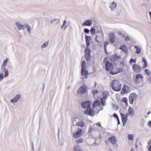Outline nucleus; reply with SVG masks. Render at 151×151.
<instances>
[{"label": "nucleus", "mask_w": 151, "mask_h": 151, "mask_svg": "<svg viewBox=\"0 0 151 151\" xmlns=\"http://www.w3.org/2000/svg\"><path fill=\"white\" fill-rule=\"evenodd\" d=\"M128 112L129 114V115L131 116H133L134 115V111L133 109L131 107H129Z\"/></svg>", "instance_id": "obj_19"}, {"label": "nucleus", "mask_w": 151, "mask_h": 151, "mask_svg": "<svg viewBox=\"0 0 151 151\" xmlns=\"http://www.w3.org/2000/svg\"><path fill=\"white\" fill-rule=\"evenodd\" d=\"M129 113H127L125 114H124V116H125L127 118V117L129 116Z\"/></svg>", "instance_id": "obj_47"}, {"label": "nucleus", "mask_w": 151, "mask_h": 151, "mask_svg": "<svg viewBox=\"0 0 151 151\" xmlns=\"http://www.w3.org/2000/svg\"><path fill=\"white\" fill-rule=\"evenodd\" d=\"M114 57H115V56H114V55L112 56H111V58H110V60L112 61V59H114Z\"/></svg>", "instance_id": "obj_52"}, {"label": "nucleus", "mask_w": 151, "mask_h": 151, "mask_svg": "<svg viewBox=\"0 0 151 151\" xmlns=\"http://www.w3.org/2000/svg\"><path fill=\"white\" fill-rule=\"evenodd\" d=\"M92 24V22L91 20H87L85 21L83 24V26H90Z\"/></svg>", "instance_id": "obj_18"}, {"label": "nucleus", "mask_w": 151, "mask_h": 151, "mask_svg": "<svg viewBox=\"0 0 151 151\" xmlns=\"http://www.w3.org/2000/svg\"><path fill=\"white\" fill-rule=\"evenodd\" d=\"M75 122H76V121L75 120H73V124H76V123H75Z\"/></svg>", "instance_id": "obj_58"}, {"label": "nucleus", "mask_w": 151, "mask_h": 151, "mask_svg": "<svg viewBox=\"0 0 151 151\" xmlns=\"http://www.w3.org/2000/svg\"><path fill=\"white\" fill-rule=\"evenodd\" d=\"M134 48H136V53L138 54H139L140 53L141 51V49L140 47L137 46H135L134 47Z\"/></svg>", "instance_id": "obj_24"}, {"label": "nucleus", "mask_w": 151, "mask_h": 151, "mask_svg": "<svg viewBox=\"0 0 151 151\" xmlns=\"http://www.w3.org/2000/svg\"><path fill=\"white\" fill-rule=\"evenodd\" d=\"M86 64V61L85 60H83L81 63V66H85Z\"/></svg>", "instance_id": "obj_39"}, {"label": "nucleus", "mask_w": 151, "mask_h": 151, "mask_svg": "<svg viewBox=\"0 0 151 151\" xmlns=\"http://www.w3.org/2000/svg\"><path fill=\"white\" fill-rule=\"evenodd\" d=\"M107 142H108V141L107 140H106L105 141V142L106 144H107Z\"/></svg>", "instance_id": "obj_62"}, {"label": "nucleus", "mask_w": 151, "mask_h": 151, "mask_svg": "<svg viewBox=\"0 0 151 151\" xmlns=\"http://www.w3.org/2000/svg\"><path fill=\"white\" fill-rule=\"evenodd\" d=\"M86 43L87 45V47H88L90 44L89 41H86Z\"/></svg>", "instance_id": "obj_45"}, {"label": "nucleus", "mask_w": 151, "mask_h": 151, "mask_svg": "<svg viewBox=\"0 0 151 151\" xmlns=\"http://www.w3.org/2000/svg\"><path fill=\"white\" fill-rule=\"evenodd\" d=\"M148 80L151 83V76L149 78Z\"/></svg>", "instance_id": "obj_56"}, {"label": "nucleus", "mask_w": 151, "mask_h": 151, "mask_svg": "<svg viewBox=\"0 0 151 151\" xmlns=\"http://www.w3.org/2000/svg\"><path fill=\"white\" fill-rule=\"evenodd\" d=\"M84 31L86 33H88L89 32V30L88 29H85L84 30Z\"/></svg>", "instance_id": "obj_44"}, {"label": "nucleus", "mask_w": 151, "mask_h": 151, "mask_svg": "<svg viewBox=\"0 0 151 151\" xmlns=\"http://www.w3.org/2000/svg\"><path fill=\"white\" fill-rule=\"evenodd\" d=\"M104 63L105 66H113L112 63L109 61L107 57H105L104 59Z\"/></svg>", "instance_id": "obj_13"}, {"label": "nucleus", "mask_w": 151, "mask_h": 151, "mask_svg": "<svg viewBox=\"0 0 151 151\" xmlns=\"http://www.w3.org/2000/svg\"><path fill=\"white\" fill-rule=\"evenodd\" d=\"M106 70L107 71H110V74L113 75L123 72V69L119 67H105Z\"/></svg>", "instance_id": "obj_2"}, {"label": "nucleus", "mask_w": 151, "mask_h": 151, "mask_svg": "<svg viewBox=\"0 0 151 151\" xmlns=\"http://www.w3.org/2000/svg\"><path fill=\"white\" fill-rule=\"evenodd\" d=\"M3 78V74L1 73L0 74V81H2Z\"/></svg>", "instance_id": "obj_40"}, {"label": "nucleus", "mask_w": 151, "mask_h": 151, "mask_svg": "<svg viewBox=\"0 0 151 151\" xmlns=\"http://www.w3.org/2000/svg\"><path fill=\"white\" fill-rule=\"evenodd\" d=\"M83 141V139L82 138H79L76 140V143L77 144L82 143Z\"/></svg>", "instance_id": "obj_29"}, {"label": "nucleus", "mask_w": 151, "mask_h": 151, "mask_svg": "<svg viewBox=\"0 0 151 151\" xmlns=\"http://www.w3.org/2000/svg\"><path fill=\"white\" fill-rule=\"evenodd\" d=\"M108 141L110 142L112 145H117V140L116 137L114 136H111L108 139Z\"/></svg>", "instance_id": "obj_9"}, {"label": "nucleus", "mask_w": 151, "mask_h": 151, "mask_svg": "<svg viewBox=\"0 0 151 151\" xmlns=\"http://www.w3.org/2000/svg\"><path fill=\"white\" fill-rule=\"evenodd\" d=\"M48 45L47 42H45L41 46V47L42 48H44L46 47V46Z\"/></svg>", "instance_id": "obj_38"}, {"label": "nucleus", "mask_w": 151, "mask_h": 151, "mask_svg": "<svg viewBox=\"0 0 151 151\" xmlns=\"http://www.w3.org/2000/svg\"><path fill=\"white\" fill-rule=\"evenodd\" d=\"M124 40L125 41H127L130 40V39L129 36H127L125 37Z\"/></svg>", "instance_id": "obj_41"}, {"label": "nucleus", "mask_w": 151, "mask_h": 151, "mask_svg": "<svg viewBox=\"0 0 151 151\" xmlns=\"http://www.w3.org/2000/svg\"><path fill=\"white\" fill-rule=\"evenodd\" d=\"M59 128H58V134H57V135L58 136V137H59Z\"/></svg>", "instance_id": "obj_54"}, {"label": "nucleus", "mask_w": 151, "mask_h": 151, "mask_svg": "<svg viewBox=\"0 0 151 151\" xmlns=\"http://www.w3.org/2000/svg\"><path fill=\"white\" fill-rule=\"evenodd\" d=\"M148 144L149 146H151V140L148 142Z\"/></svg>", "instance_id": "obj_53"}, {"label": "nucleus", "mask_w": 151, "mask_h": 151, "mask_svg": "<svg viewBox=\"0 0 151 151\" xmlns=\"http://www.w3.org/2000/svg\"><path fill=\"white\" fill-rule=\"evenodd\" d=\"M90 32L92 35H93L96 33V30L95 28H92L90 30Z\"/></svg>", "instance_id": "obj_31"}, {"label": "nucleus", "mask_w": 151, "mask_h": 151, "mask_svg": "<svg viewBox=\"0 0 151 151\" xmlns=\"http://www.w3.org/2000/svg\"><path fill=\"white\" fill-rule=\"evenodd\" d=\"M109 41L111 43H114L115 41V36L114 33H110L109 35Z\"/></svg>", "instance_id": "obj_12"}, {"label": "nucleus", "mask_w": 151, "mask_h": 151, "mask_svg": "<svg viewBox=\"0 0 151 151\" xmlns=\"http://www.w3.org/2000/svg\"><path fill=\"white\" fill-rule=\"evenodd\" d=\"M90 38V37L87 36H85V38L86 40V41H89V39Z\"/></svg>", "instance_id": "obj_43"}, {"label": "nucleus", "mask_w": 151, "mask_h": 151, "mask_svg": "<svg viewBox=\"0 0 151 151\" xmlns=\"http://www.w3.org/2000/svg\"><path fill=\"white\" fill-rule=\"evenodd\" d=\"M96 85H97L96 83V82H95V87H96Z\"/></svg>", "instance_id": "obj_61"}, {"label": "nucleus", "mask_w": 151, "mask_h": 151, "mask_svg": "<svg viewBox=\"0 0 151 151\" xmlns=\"http://www.w3.org/2000/svg\"><path fill=\"white\" fill-rule=\"evenodd\" d=\"M17 27L19 30L23 29L24 28V26L23 25H22L18 22L16 23Z\"/></svg>", "instance_id": "obj_22"}, {"label": "nucleus", "mask_w": 151, "mask_h": 151, "mask_svg": "<svg viewBox=\"0 0 151 151\" xmlns=\"http://www.w3.org/2000/svg\"><path fill=\"white\" fill-rule=\"evenodd\" d=\"M21 95L20 94L17 95L13 98L11 100V103H14L17 102L21 98Z\"/></svg>", "instance_id": "obj_11"}, {"label": "nucleus", "mask_w": 151, "mask_h": 151, "mask_svg": "<svg viewBox=\"0 0 151 151\" xmlns=\"http://www.w3.org/2000/svg\"><path fill=\"white\" fill-rule=\"evenodd\" d=\"M73 151H82L81 147L78 145H75L73 148Z\"/></svg>", "instance_id": "obj_16"}, {"label": "nucleus", "mask_w": 151, "mask_h": 151, "mask_svg": "<svg viewBox=\"0 0 151 151\" xmlns=\"http://www.w3.org/2000/svg\"><path fill=\"white\" fill-rule=\"evenodd\" d=\"M87 90V86L84 84L79 88L77 91V93L79 94L82 95L86 93Z\"/></svg>", "instance_id": "obj_5"}, {"label": "nucleus", "mask_w": 151, "mask_h": 151, "mask_svg": "<svg viewBox=\"0 0 151 151\" xmlns=\"http://www.w3.org/2000/svg\"><path fill=\"white\" fill-rule=\"evenodd\" d=\"M114 117L116 118L117 119L119 118L118 116L116 114V113H114Z\"/></svg>", "instance_id": "obj_46"}, {"label": "nucleus", "mask_w": 151, "mask_h": 151, "mask_svg": "<svg viewBox=\"0 0 151 151\" xmlns=\"http://www.w3.org/2000/svg\"><path fill=\"white\" fill-rule=\"evenodd\" d=\"M8 61L7 59H6L4 61L2 66H5L7 65V62Z\"/></svg>", "instance_id": "obj_36"}, {"label": "nucleus", "mask_w": 151, "mask_h": 151, "mask_svg": "<svg viewBox=\"0 0 151 151\" xmlns=\"http://www.w3.org/2000/svg\"><path fill=\"white\" fill-rule=\"evenodd\" d=\"M109 43L107 42H105L104 43V49L105 50V51H106V48L107 46L108 45Z\"/></svg>", "instance_id": "obj_37"}, {"label": "nucleus", "mask_w": 151, "mask_h": 151, "mask_svg": "<svg viewBox=\"0 0 151 151\" xmlns=\"http://www.w3.org/2000/svg\"><path fill=\"white\" fill-rule=\"evenodd\" d=\"M86 59L87 61L89 60L90 58V53L91 50L88 47H87L85 50Z\"/></svg>", "instance_id": "obj_10"}, {"label": "nucleus", "mask_w": 151, "mask_h": 151, "mask_svg": "<svg viewBox=\"0 0 151 151\" xmlns=\"http://www.w3.org/2000/svg\"><path fill=\"white\" fill-rule=\"evenodd\" d=\"M81 75L82 76H85V78H88V73L86 69V67H81Z\"/></svg>", "instance_id": "obj_7"}, {"label": "nucleus", "mask_w": 151, "mask_h": 151, "mask_svg": "<svg viewBox=\"0 0 151 151\" xmlns=\"http://www.w3.org/2000/svg\"><path fill=\"white\" fill-rule=\"evenodd\" d=\"M148 125L150 127H151V121H150L148 122Z\"/></svg>", "instance_id": "obj_50"}, {"label": "nucleus", "mask_w": 151, "mask_h": 151, "mask_svg": "<svg viewBox=\"0 0 151 151\" xmlns=\"http://www.w3.org/2000/svg\"><path fill=\"white\" fill-rule=\"evenodd\" d=\"M106 98H102L101 99V103L102 105L103 106H105L106 104Z\"/></svg>", "instance_id": "obj_23"}, {"label": "nucleus", "mask_w": 151, "mask_h": 151, "mask_svg": "<svg viewBox=\"0 0 151 151\" xmlns=\"http://www.w3.org/2000/svg\"><path fill=\"white\" fill-rule=\"evenodd\" d=\"M122 84L118 80H114L112 83L111 86L113 89L116 91H119L122 88Z\"/></svg>", "instance_id": "obj_3"}, {"label": "nucleus", "mask_w": 151, "mask_h": 151, "mask_svg": "<svg viewBox=\"0 0 151 151\" xmlns=\"http://www.w3.org/2000/svg\"><path fill=\"white\" fill-rule=\"evenodd\" d=\"M119 49L122 51H126L127 50V48L125 45H123L120 47Z\"/></svg>", "instance_id": "obj_27"}, {"label": "nucleus", "mask_w": 151, "mask_h": 151, "mask_svg": "<svg viewBox=\"0 0 151 151\" xmlns=\"http://www.w3.org/2000/svg\"><path fill=\"white\" fill-rule=\"evenodd\" d=\"M145 72L146 73V74L148 76H150V71L147 69H145Z\"/></svg>", "instance_id": "obj_32"}, {"label": "nucleus", "mask_w": 151, "mask_h": 151, "mask_svg": "<svg viewBox=\"0 0 151 151\" xmlns=\"http://www.w3.org/2000/svg\"><path fill=\"white\" fill-rule=\"evenodd\" d=\"M149 147L148 148V150L150 151H151V146H149Z\"/></svg>", "instance_id": "obj_57"}, {"label": "nucleus", "mask_w": 151, "mask_h": 151, "mask_svg": "<svg viewBox=\"0 0 151 151\" xmlns=\"http://www.w3.org/2000/svg\"><path fill=\"white\" fill-rule=\"evenodd\" d=\"M142 60L144 63V66H147V64L146 59L145 58H143Z\"/></svg>", "instance_id": "obj_34"}, {"label": "nucleus", "mask_w": 151, "mask_h": 151, "mask_svg": "<svg viewBox=\"0 0 151 151\" xmlns=\"http://www.w3.org/2000/svg\"><path fill=\"white\" fill-rule=\"evenodd\" d=\"M77 126L81 127H83L84 126V123L82 121H80L76 124Z\"/></svg>", "instance_id": "obj_26"}, {"label": "nucleus", "mask_w": 151, "mask_h": 151, "mask_svg": "<svg viewBox=\"0 0 151 151\" xmlns=\"http://www.w3.org/2000/svg\"><path fill=\"white\" fill-rule=\"evenodd\" d=\"M109 93L107 91H104L103 92V98H107V96H108Z\"/></svg>", "instance_id": "obj_30"}, {"label": "nucleus", "mask_w": 151, "mask_h": 151, "mask_svg": "<svg viewBox=\"0 0 151 151\" xmlns=\"http://www.w3.org/2000/svg\"><path fill=\"white\" fill-rule=\"evenodd\" d=\"M143 77L141 74H138L133 78L135 84H139L142 82Z\"/></svg>", "instance_id": "obj_6"}, {"label": "nucleus", "mask_w": 151, "mask_h": 151, "mask_svg": "<svg viewBox=\"0 0 151 151\" xmlns=\"http://www.w3.org/2000/svg\"><path fill=\"white\" fill-rule=\"evenodd\" d=\"M83 108L86 109L84 111V113L86 115L92 116L94 115V111L91 107V103L89 101H85L81 104Z\"/></svg>", "instance_id": "obj_1"}, {"label": "nucleus", "mask_w": 151, "mask_h": 151, "mask_svg": "<svg viewBox=\"0 0 151 151\" xmlns=\"http://www.w3.org/2000/svg\"><path fill=\"white\" fill-rule=\"evenodd\" d=\"M136 62V60L131 59L129 61V63H135Z\"/></svg>", "instance_id": "obj_42"}, {"label": "nucleus", "mask_w": 151, "mask_h": 151, "mask_svg": "<svg viewBox=\"0 0 151 151\" xmlns=\"http://www.w3.org/2000/svg\"><path fill=\"white\" fill-rule=\"evenodd\" d=\"M133 70L137 73H139L141 70V67H132Z\"/></svg>", "instance_id": "obj_20"}, {"label": "nucleus", "mask_w": 151, "mask_h": 151, "mask_svg": "<svg viewBox=\"0 0 151 151\" xmlns=\"http://www.w3.org/2000/svg\"><path fill=\"white\" fill-rule=\"evenodd\" d=\"M137 95L134 93H131L129 97V103L132 104L134 101L137 99Z\"/></svg>", "instance_id": "obj_8"}, {"label": "nucleus", "mask_w": 151, "mask_h": 151, "mask_svg": "<svg viewBox=\"0 0 151 151\" xmlns=\"http://www.w3.org/2000/svg\"><path fill=\"white\" fill-rule=\"evenodd\" d=\"M150 113V111H149L147 114V115H149Z\"/></svg>", "instance_id": "obj_60"}, {"label": "nucleus", "mask_w": 151, "mask_h": 151, "mask_svg": "<svg viewBox=\"0 0 151 151\" xmlns=\"http://www.w3.org/2000/svg\"><path fill=\"white\" fill-rule=\"evenodd\" d=\"M128 137L129 139L132 140L133 139V135L132 134H129L128 135Z\"/></svg>", "instance_id": "obj_33"}, {"label": "nucleus", "mask_w": 151, "mask_h": 151, "mask_svg": "<svg viewBox=\"0 0 151 151\" xmlns=\"http://www.w3.org/2000/svg\"><path fill=\"white\" fill-rule=\"evenodd\" d=\"M121 115L122 118V122L123 124V126H124L126 124V122L127 121V118L125 116H124V114L121 113Z\"/></svg>", "instance_id": "obj_15"}, {"label": "nucleus", "mask_w": 151, "mask_h": 151, "mask_svg": "<svg viewBox=\"0 0 151 151\" xmlns=\"http://www.w3.org/2000/svg\"><path fill=\"white\" fill-rule=\"evenodd\" d=\"M122 101L123 102H124L126 104H127V99L125 97H124L123 98Z\"/></svg>", "instance_id": "obj_35"}, {"label": "nucleus", "mask_w": 151, "mask_h": 151, "mask_svg": "<svg viewBox=\"0 0 151 151\" xmlns=\"http://www.w3.org/2000/svg\"><path fill=\"white\" fill-rule=\"evenodd\" d=\"M74 126H73L72 127V132L73 133V138L77 139L80 137L82 135V129L78 128H75V131L74 132L73 129L75 128Z\"/></svg>", "instance_id": "obj_4"}, {"label": "nucleus", "mask_w": 151, "mask_h": 151, "mask_svg": "<svg viewBox=\"0 0 151 151\" xmlns=\"http://www.w3.org/2000/svg\"><path fill=\"white\" fill-rule=\"evenodd\" d=\"M1 72H3L4 73V77H6L8 76V70L5 68V67H2L1 68Z\"/></svg>", "instance_id": "obj_17"}, {"label": "nucleus", "mask_w": 151, "mask_h": 151, "mask_svg": "<svg viewBox=\"0 0 151 151\" xmlns=\"http://www.w3.org/2000/svg\"><path fill=\"white\" fill-rule=\"evenodd\" d=\"M26 28L28 31L29 32L30 29V27L28 25L26 27Z\"/></svg>", "instance_id": "obj_48"}, {"label": "nucleus", "mask_w": 151, "mask_h": 151, "mask_svg": "<svg viewBox=\"0 0 151 151\" xmlns=\"http://www.w3.org/2000/svg\"><path fill=\"white\" fill-rule=\"evenodd\" d=\"M32 150H34V147H33V143L32 144Z\"/></svg>", "instance_id": "obj_59"}, {"label": "nucleus", "mask_w": 151, "mask_h": 151, "mask_svg": "<svg viewBox=\"0 0 151 151\" xmlns=\"http://www.w3.org/2000/svg\"><path fill=\"white\" fill-rule=\"evenodd\" d=\"M101 104V103L99 101L96 100L94 101L92 106L93 107H95L100 105Z\"/></svg>", "instance_id": "obj_21"}, {"label": "nucleus", "mask_w": 151, "mask_h": 151, "mask_svg": "<svg viewBox=\"0 0 151 151\" xmlns=\"http://www.w3.org/2000/svg\"><path fill=\"white\" fill-rule=\"evenodd\" d=\"M98 92L97 90H94L92 91V93L93 94V97L94 98L97 97V94Z\"/></svg>", "instance_id": "obj_28"}, {"label": "nucleus", "mask_w": 151, "mask_h": 151, "mask_svg": "<svg viewBox=\"0 0 151 151\" xmlns=\"http://www.w3.org/2000/svg\"><path fill=\"white\" fill-rule=\"evenodd\" d=\"M66 21L65 20H64L63 22V27L66 24Z\"/></svg>", "instance_id": "obj_51"}, {"label": "nucleus", "mask_w": 151, "mask_h": 151, "mask_svg": "<svg viewBox=\"0 0 151 151\" xmlns=\"http://www.w3.org/2000/svg\"><path fill=\"white\" fill-rule=\"evenodd\" d=\"M133 66H137V65H134Z\"/></svg>", "instance_id": "obj_64"}, {"label": "nucleus", "mask_w": 151, "mask_h": 151, "mask_svg": "<svg viewBox=\"0 0 151 151\" xmlns=\"http://www.w3.org/2000/svg\"><path fill=\"white\" fill-rule=\"evenodd\" d=\"M117 121H118V125H119V124H120V122L119 121V118L118 119H117Z\"/></svg>", "instance_id": "obj_55"}, {"label": "nucleus", "mask_w": 151, "mask_h": 151, "mask_svg": "<svg viewBox=\"0 0 151 151\" xmlns=\"http://www.w3.org/2000/svg\"><path fill=\"white\" fill-rule=\"evenodd\" d=\"M122 90L124 93H128L131 92V89L129 86L127 85H124L123 88Z\"/></svg>", "instance_id": "obj_14"}, {"label": "nucleus", "mask_w": 151, "mask_h": 151, "mask_svg": "<svg viewBox=\"0 0 151 151\" xmlns=\"http://www.w3.org/2000/svg\"><path fill=\"white\" fill-rule=\"evenodd\" d=\"M130 151H134V150L133 148H132Z\"/></svg>", "instance_id": "obj_63"}, {"label": "nucleus", "mask_w": 151, "mask_h": 151, "mask_svg": "<svg viewBox=\"0 0 151 151\" xmlns=\"http://www.w3.org/2000/svg\"><path fill=\"white\" fill-rule=\"evenodd\" d=\"M96 125H97L99 127H101V124H100V122H98L96 124Z\"/></svg>", "instance_id": "obj_49"}, {"label": "nucleus", "mask_w": 151, "mask_h": 151, "mask_svg": "<svg viewBox=\"0 0 151 151\" xmlns=\"http://www.w3.org/2000/svg\"><path fill=\"white\" fill-rule=\"evenodd\" d=\"M116 6V3L114 2H112L110 6V8L113 10L115 9Z\"/></svg>", "instance_id": "obj_25"}]
</instances>
